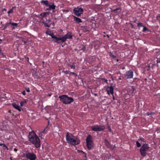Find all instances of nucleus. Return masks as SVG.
<instances>
[{"label": "nucleus", "instance_id": "24", "mask_svg": "<svg viewBox=\"0 0 160 160\" xmlns=\"http://www.w3.org/2000/svg\"><path fill=\"white\" fill-rule=\"evenodd\" d=\"M70 74L72 73L73 75H74L75 76L76 78H77V77H78V78H79V76H78L74 72H70Z\"/></svg>", "mask_w": 160, "mask_h": 160}, {"label": "nucleus", "instance_id": "43", "mask_svg": "<svg viewBox=\"0 0 160 160\" xmlns=\"http://www.w3.org/2000/svg\"><path fill=\"white\" fill-rule=\"evenodd\" d=\"M108 129L110 132H111L112 131L111 129L109 127H108Z\"/></svg>", "mask_w": 160, "mask_h": 160}, {"label": "nucleus", "instance_id": "27", "mask_svg": "<svg viewBox=\"0 0 160 160\" xmlns=\"http://www.w3.org/2000/svg\"><path fill=\"white\" fill-rule=\"evenodd\" d=\"M11 23V22H9V23H7L5 25V26L3 28V29H5V28H6L8 26V25L9 24H10Z\"/></svg>", "mask_w": 160, "mask_h": 160}, {"label": "nucleus", "instance_id": "8", "mask_svg": "<svg viewBox=\"0 0 160 160\" xmlns=\"http://www.w3.org/2000/svg\"><path fill=\"white\" fill-rule=\"evenodd\" d=\"M26 156L27 158L30 160H35L36 158V155L33 152H27Z\"/></svg>", "mask_w": 160, "mask_h": 160}, {"label": "nucleus", "instance_id": "29", "mask_svg": "<svg viewBox=\"0 0 160 160\" xmlns=\"http://www.w3.org/2000/svg\"><path fill=\"white\" fill-rule=\"evenodd\" d=\"M143 32H144L146 30H148V29L145 27L143 26Z\"/></svg>", "mask_w": 160, "mask_h": 160}, {"label": "nucleus", "instance_id": "6", "mask_svg": "<svg viewBox=\"0 0 160 160\" xmlns=\"http://www.w3.org/2000/svg\"><path fill=\"white\" fill-rule=\"evenodd\" d=\"M92 130L94 131H101L105 129L104 126L93 125L91 127Z\"/></svg>", "mask_w": 160, "mask_h": 160}, {"label": "nucleus", "instance_id": "56", "mask_svg": "<svg viewBox=\"0 0 160 160\" xmlns=\"http://www.w3.org/2000/svg\"><path fill=\"white\" fill-rule=\"evenodd\" d=\"M107 36L108 37H109V35H107Z\"/></svg>", "mask_w": 160, "mask_h": 160}, {"label": "nucleus", "instance_id": "30", "mask_svg": "<svg viewBox=\"0 0 160 160\" xmlns=\"http://www.w3.org/2000/svg\"><path fill=\"white\" fill-rule=\"evenodd\" d=\"M138 27H143V24H142V23H138Z\"/></svg>", "mask_w": 160, "mask_h": 160}, {"label": "nucleus", "instance_id": "31", "mask_svg": "<svg viewBox=\"0 0 160 160\" xmlns=\"http://www.w3.org/2000/svg\"><path fill=\"white\" fill-rule=\"evenodd\" d=\"M10 24H12V26H14L17 27L18 25L17 23H11Z\"/></svg>", "mask_w": 160, "mask_h": 160}, {"label": "nucleus", "instance_id": "1", "mask_svg": "<svg viewBox=\"0 0 160 160\" xmlns=\"http://www.w3.org/2000/svg\"><path fill=\"white\" fill-rule=\"evenodd\" d=\"M28 137L29 141L33 144L36 148H38L40 146L39 139L33 131L29 132Z\"/></svg>", "mask_w": 160, "mask_h": 160}, {"label": "nucleus", "instance_id": "11", "mask_svg": "<svg viewBox=\"0 0 160 160\" xmlns=\"http://www.w3.org/2000/svg\"><path fill=\"white\" fill-rule=\"evenodd\" d=\"M133 72L131 70H130L126 73L125 75V77H126V78H131L133 77Z\"/></svg>", "mask_w": 160, "mask_h": 160}, {"label": "nucleus", "instance_id": "2", "mask_svg": "<svg viewBox=\"0 0 160 160\" xmlns=\"http://www.w3.org/2000/svg\"><path fill=\"white\" fill-rule=\"evenodd\" d=\"M66 139L67 142L72 145L78 144L80 142L79 140H77V138L69 132L67 133Z\"/></svg>", "mask_w": 160, "mask_h": 160}, {"label": "nucleus", "instance_id": "10", "mask_svg": "<svg viewBox=\"0 0 160 160\" xmlns=\"http://www.w3.org/2000/svg\"><path fill=\"white\" fill-rule=\"evenodd\" d=\"M72 38V36L69 33H67L64 37L59 38L60 43L64 42L67 39H71Z\"/></svg>", "mask_w": 160, "mask_h": 160}, {"label": "nucleus", "instance_id": "12", "mask_svg": "<svg viewBox=\"0 0 160 160\" xmlns=\"http://www.w3.org/2000/svg\"><path fill=\"white\" fill-rule=\"evenodd\" d=\"M82 30L84 32H86L89 31V28L87 26H82Z\"/></svg>", "mask_w": 160, "mask_h": 160}, {"label": "nucleus", "instance_id": "28", "mask_svg": "<svg viewBox=\"0 0 160 160\" xmlns=\"http://www.w3.org/2000/svg\"><path fill=\"white\" fill-rule=\"evenodd\" d=\"M157 67L160 66V60H157Z\"/></svg>", "mask_w": 160, "mask_h": 160}, {"label": "nucleus", "instance_id": "20", "mask_svg": "<svg viewBox=\"0 0 160 160\" xmlns=\"http://www.w3.org/2000/svg\"><path fill=\"white\" fill-rule=\"evenodd\" d=\"M109 55L112 57L113 58H114L115 60H116V57L115 56H114V55H113L112 53H111V52H110Z\"/></svg>", "mask_w": 160, "mask_h": 160}, {"label": "nucleus", "instance_id": "22", "mask_svg": "<svg viewBox=\"0 0 160 160\" xmlns=\"http://www.w3.org/2000/svg\"><path fill=\"white\" fill-rule=\"evenodd\" d=\"M49 12H44L43 15V17H44L46 16V15H49Z\"/></svg>", "mask_w": 160, "mask_h": 160}, {"label": "nucleus", "instance_id": "54", "mask_svg": "<svg viewBox=\"0 0 160 160\" xmlns=\"http://www.w3.org/2000/svg\"><path fill=\"white\" fill-rule=\"evenodd\" d=\"M3 144H0V146H3Z\"/></svg>", "mask_w": 160, "mask_h": 160}, {"label": "nucleus", "instance_id": "23", "mask_svg": "<svg viewBox=\"0 0 160 160\" xmlns=\"http://www.w3.org/2000/svg\"><path fill=\"white\" fill-rule=\"evenodd\" d=\"M68 65L71 68L73 69H75V66L70 64H69Z\"/></svg>", "mask_w": 160, "mask_h": 160}, {"label": "nucleus", "instance_id": "53", "mask_svg": "<svg viewBox=\"0 0 160 160\" xmlns=\"http://www.w3.org/2000/svg\"><path fill=\"white\" fill-rule=\"evenodd\" d=\"M27 61H29V58H27Z\"/></svg>", "mask_w": 160, "mask_h": 160}, {"label": "nucleus", "instance_id": "46", "mask_svg": "<svg viewBox=\"0 0 160 160\" xmlns=\"http://www.w3.org/2000/svg\"><path fill=\"white\" fill-rule=\"evenodd\" d=\"M43 13H42L40 14V15L41 16H42L43 17Z\"/></svg>", "mask_w": 160, "mask_h": 160}, {"label": "nucleus", "instance_id": "55", "mask_svg": "<svg viewBox=\"0 0 160 160\" xmlns=\"http://www.w3.org/2000/svg\"><path fill=\"white\" fill-rule=\"evenodd\" d=\"M11 110H9V111H8V112H9V113H11Z\"/></svg>", "mask_w": 160, "mask_h": 160}, {"label": "nucleus", "instance_id": "61", "mask_svg": "<svg viewBox=\"0 0 160 160\" xmlns=\"http://www.w3.org/2000/svg\"><path fill=\"white\" fill-rule=\"evenodd\" d=\"M48 96H51V94H49V95H48Z\"/></svg>", "mask_w": 160, "mask_h": 160}, {"label": "nucleus", "instance_id": "35", "mask_svg": "<svg viewBox=\"0 0 160 160\" xmlns=\"http://www.w3.org/2000/svg\"><path fill=\"white\" fill-rule=\"evenodd\" d=\"M153 114V113L152 112H151L150 113H149V112H147V114L148 115H152Z\"/></svg>", "mask_w": 160, "mask_h": 160}, {"label": "nucleus", "instance_id": "13", "mask_svg": "<svg viewBox=\"0 0 160 160\" xmlns=\"http://www.w3.org/2000/svg\"><path fill=\"white\" fill-rule=\"evenodd\" d=\"M12 105L15 108L18 110L19 111H21L20 106H18L17 104L14 103H12Z\"/></svg>", "mask_w": 160, "mask_h": 160}, {"label": "nucleus", "instance_id": "14", "mask_svg": "<svg viewBox=\"0 0 160 160\" xmlns=\"http://www.w3.org/2000/svg\"><path fill=\"white\" fill-rule=\"evenodd\" d=\"M113 86L111 85L110 87H109V90L108 91V94H109V93H110L111 94H113Z\"/></svg>", "mask_w": 160, "mask_h": 160}, {"label": "nucleus", "instance_id": "45", "mask_svg": "<svg viewBox=\"0 0 160 160\" xmlns=\"http://www.w3.org/2000/svg\"><path fill=\"white\" fill-rule=\"evenodd\" d=\"M14 151L15 152L17 151V150L16 148H15L14 150Z\"/></svg>", "mask_w": 160, "mask_h": 160}, {"label": "nucleus", "instance_id": "32", "mask_svg": "<svg viewBox=\"0 0 160 160\" xmlns=\"http://www.w3.org/2000/svg\"><path fill=\"white\" fill-rule=\"evenodd\" d=\"M13 12V8L10 9L8 11V13H12Z\"/></svg>", "mask_w": 160, "mask_h": 160}, {"label": "nucleus", "instance_id": "59", "mask_svg": "<svg viewBox=\"0 0 160 160\" xmlns=\"http://www.w3.org/2000/svg\"><path fill=\"white\" fill-rule=\"evenodd\" d=\"M144 80H145V81H146V80H147V78H146Z\"/></svg>", "mask_w": 160, "mask_h": 160}, {"label": "nucleus", "instance_id": "58", "mask_svg": "<svg viewBox=\"0 0 160 160\" xmlns=\"http://www.w3.org/2000/svg\"><path fill=\"white\" fill-rule=\"evenodd\" d=\"M116 61L118 62V59H116Z\"/></svg>", "mask_w": 160, "mask_h": 160}, {"label": "nucleus", "instance_id": "50", "mask_svg": "<svg viewBox=\"0 0 160 160\" xmlns=\"http://www.w3.org/2000/svg\"><path fill=\"white\" fill-rule=\"evenodd\" d=\"M2 40L0 39V43H1L2 42Z\"/></svg>", "mask_w": 160, "mask_h": 160}, {"label": "nucleus", "instance_id": "4", "mask_svg": "<svg viewBox=\"0 0 160 160\" xmlns=\"http://www.w3.org/2000/svg\"><path fill=\"white\" fill-rule=\"evenodd\" d=\"M150 147L147 144H143L140 149V152L141 155L143 157L146 156L147 152L149 150Z\"/></svg>", "mask_w": 160, "mask_h": 160}, {"label": "nucleus", "instance_id": "16", "mask_svg": "<svg viewBox=\"0 0 160 160\" xmlns=\"http://www.w3.org/2000/svg\"><path fill=\"white\" fill-rule=\"evenodd\" d=\"M49 7V9H51L53 10V12H54V11L53 10L55 9L56 6L54 5V4H52V5L49 4L48 5V6Z\"/></svg>", "mask_w": 160, "mask_h": 160}, {"label": "nucleus", "instance_id": "21", "mask_svg": "<svg viewBox=\"0 0 160 160\" xmlns=\"http://www.w3.org/2000/svg\"><path fill=\"white\" fill-rule=\"evenodd\" d=\"M26 103L27 102L26 100H25L24 101L21 102H20L21 106H22L24 104Z\"/></svg>", "mask_w": 160, "mask_h": 160}, {"label": "nucleus", "instance_id": "18", "mask_svg": "<svg viewBox=\"0 0 160 160\" xmlns=\"http://www.w3.org/2000/svg\"><path fill=\"white\" fill-rule=\"evenodd\" d=\"M104 142L105 145L108 148L111 147L110 144L107 139H105L104 140Z\"/></svg>", "mask_w": 160, "mask_h": 160}, {"label": "nucleus", "instance_id": "57", "mask_svg": "<svg viewBox=\"0 0 160 160\" xmlns=\"http://www.w3.org/2000/svg\"><path fill=\"white\" fill-rule=\"evenodd\" d=\"M45 129H44V130L42 132H44V131H45Z\"/></svg>", "mask_w": 160, "mask_h": 160}, {"label": "nucleus", "instance_id": "15", "mask_svg": "<svg viewBox=\"0 0 160 160\" xmlns=\"http://www.w3.org/2000/svg\"><path fill=\"white\" fill-rule=\"evenodd\" d=\"M81 46H82L81 48H75L74 50L75 51H78L81 50H83V51H84L86 49L84 45H82Z\"/></svg>", "mask_w": 160, "mask_h": 160}, {"label": "nucleus", "instance_id": "34", "mask_svg": "<svg viewBox=\"0 0 160 160\" xmlns=\"http://www.w3.org/2000/svg\"><path fill=\"white\" fill-rule=\"evenodd\" d=\"M62 72H64V73H65L66 74H67L68 73H69V72H70L69 71H67V70H66L65 71H62Z\"/></svg>", "mask_w": 160, "mask_h": 160}, {"label": "nucleus", "instance_id": "44", "mask_svg": "<svg viewBox=\"0 0 160 160\" xmlns=\"http://www.w3.org/2000/svg\"><path fill=\"white\" fill-rule=\"evenodd\" d=\"M143 139L140 138V139H139L138 140L139 141H140V140H141L142 141H143Z\"/></svg>", "mask_w": 160, "mask_h": 160}, {"label": "nucleus", "instance_id": "33", "mask_svg": "<svg viewBox=\"0 0 160 160\" xmlns=\"http://www.w3.org/2000/svg\"><path fill=\"white\" fill-rule=\"evenodd\" d=\"M44 24V25L46 27H50V26L48 25V24L46 23V22H43Z\"/></svg>", "mask_w": 160, "mask_h": 160}, {"label": "nucleus", "instance_id": "40", "mask_svg": "<svg viewBox=\"0 0 160 160\" xmlns=\"http://www.w3.org/2000/svg\"><path fill=\"white\" fill-rule=\"evenodd\" d=\"M132 89H133V91L135 90V88L133 87V86L132 87Z\"/></svg>", "mask_w": 160, "mask_h": 160}, {"label": "nucleus", "instance_id": "39", "mask_svg": "<svg viewBox=\"0 0 160 160\" xmlns=\"http://www.w3.org/2000/svg\"><path fill=\"white\" fill-rule=\"evenodd\" d=\"M80 152H81L85 154V157L86 158V156L85 155V154L84 153V152H83L82 151H80Z\"/></svg>", "mask_w": 160, "mask_h": 160}, {"label": "nucleus", "instance_id": "49", "mask_svg": "<svg viewBox=\"0 0 160 160\" xmlns=\"http://www.w3.org/2000/svg\"><path fill=\"white\" fill-rule=\"evenodd\" d=\"M23 42H24V44H26V43H27V42H26V41H23Z\"/></svg>", "mask_w": 160, "mask_h": 160}, {"label": "nucleus", "instance_id": "26", "mask_svg": "<svg viewBox=\"0 0 160 160\" xmlns=\"http://www.w3.org/2000/svg\"><path fill=\"white\" fill-rule=\"evenodd\" d=\"M136 144L138 147H140L141 146V144L138 141L136 142Z\"/></svg>", "mask_w": 160, "mask_h": 160}, {"label": "nucleus", "instance_id": "64", "mask_svg": "<svg viewBox=\"0 0 160 160\" xmlns=\"http://www.w3.org/2000/svg\"><path fill=\"white\" fill-rule=\"evenodd\" d=\"M79 48H80V47H79Z\"/></svg>", "mask_w": 160, "mask_h": 160}, {"label": "nucleus", "instance_id": "36", "mask_svg": "<svg viewBox=\"0 0 160 160\" xmlns=\"http://www.w3.org/2000/svg\"><path fill=\"white\" fill-rule=\"evenodd\" d=\"M26 90L27 92H29L30 91L29 88H26Z\"/></svg>", "mask_w": 160, "mask_h": 160}, {"label": "nucleus", "instance_id": "48", "mask_svg": "<svg viewBox=\"0 0 160 160\" xmlns=\"http://www.w3.org/2000/svg\"><path fill=\"white\" fill-rule=\"evenodd\" d=\"M159 130V128H157L156 130V131H158V130Z\"/></svg>", "mask_w": 160, "mask_h": 160}, {"label": "nucleus", "instance_id": "47", "mask_svg": "<svg viewBox=\"0 0 160 160\" xmlns=\"http://www.w3.org/2000/svg\"><path fill=\"white\" fill-rule=\"evenodd\" d=\"M148 68L147 69V70H149V69H150V66H148Z\"/></svg>", "mask_w": 160, "mask_h": 160}, {"label": "nucleus", "instance_id": "42", "mask_svg": "<svg viewBox=\"0 0 160 160\" xmlns=\"http://www.w3.org/2000/svg\"><path fill=\"white\" fill-rule=\"evenodd\" d=\"M103 79L104 80H105V82H107V80L106 79H105L103 78Z\"/></svg>", "mask_w": 160, "mask_h": 160}, {"label": "nucleus", "instance_id": "51", "mask_svg": "<svg viewBox=\"0 0 160 160\" xmlns=\"http://www.w3.org/2000/svg\"><path fill=\"white\" fill-rule=\"evenodd\" d=\"M51 10V9H49V8H47L46 9V10Z\"/></svg>", "mask_w": 160, "mask_h": 160}, {"label": "nucleus", "instance_id": "37", "mask_svg": "<svg viewBox=\"0 0 160 160\" xmlns=\"http://www.w3.org/2000/svg\"><path fill=\"white\" fill-rule=\"evenodd\" d=\"M22 93L23 95H25V94H26V93H25V90L23 91L22 92Z\"/></svg>", "mask_w": 160, "mask_h": 160}, {"label": "nucleus", "instance_id": "41", "mask_svg": "<svg viewBox=\"0 0 160 160\" xmlns=\"http://www.w3.org/2000/svg\"><path fill=\"white\" fill-rule=\"evenodd\" d=\"M3 146L4 147L7 148L6 145L4 144H3Z\"/></svg>", "mask_w": 160, "mask_h": 160}, {"label": "nucleus", "instance_id": "5", "mask_svg": "<svg viewBox=\"0 0 160 160\" xmlns=\"http://www.w3.org/2000/svg\"><path fill=\"white\" fill-rule=\"evenodd\" d=\"M92 138L90 135H88L86 139L87 146L89 150L91 149L93 146V143L92 139Z\"/></svg>", "mask_w": 160, "mask_h": 160}, {"label": "nucleus", "instance_id": "38", "mask_svg": "<svg viewBox=\"0 0 160 160\" xmlns=\"http://www.w3.org/2000/svg\"><path fill=\"white\" fill-rule=\"evenodd\" d=\"M119 9H120V8H116V9H114V10H113V11H117V10H119Z\"/></svg>", "mask_w": 160, "mask_h": 160}, {"label": "nucleus", "instance_id": "62", "mask_svg": "<svg viewBox=\"0 0 160 160\" xmlns=\"http://www.w3.org/2000/svg\"><path fill=\"white\" fill-rule=\"evenodd\" d=\"M119 79L120 80H121V78H119Z\"/></svg>", "mask_w": 160, "mask_h": 160}, {"label": "nucleus", "instance_id": "25", "mask_svg": "<svg viewBox=\"0 0 160 160\" xmlns=\"http://www.w3.org/2000/svg\"><path fill=\"white\" fill-rule=\"evenodd\" d=\"M32 75L34 76H37V72L34 70H33V72H32Z\"/></svg>", "mask_w": 160, "mask_h": 160}, {"label": "nucleus", "instance_id": "52", "mask_svg": "<svg viewBox=\"0 0 160 160\" xmlns=\"http://www.w3.org/2000/svg\"><path fill=\"white\" fill-rule=\"evenodd\" d=\"M94 95L95 96H97V93H94Z\"/></svg>", "mask_w": 160, "mask_h": 160}, {"label": "nucleus", "instance_id": "7", "mask_svg": "<svg viewBox=\"0 0 160 160\" xmlns=\"http://www.w3.org/2000/svg\"><path fill=\"white\" fill-rule=\"evenodd\" d=\"M46 33V34L51 36L52 38L53 39L54 41L57 43H60L59 38H58L55 36L53 33L51 31H47Z\"/></svg>", "mask_w": 160, "mask_h": 160}, {"label": "nucleus", "instance_id": "17", "mask_svg": "<svg viewBox=\"0 0 160 160\" xmlns=\"http://www.w3.org/2000/svg\"><path fill=\"white\" fill-rule=\"evenodd\" d=\"M73 17L74 20L76 21L77 22L79 23L82 22L80 18L75 16H73Z\"/></svg>", "mask_w": 160, "mask_h": 160}, {"label": "nucleus", "instance_id": "9", "mask_svg": "<svg viewBox=\"0 0 160 160\" xmlns=\"http://www.w3.org/2000/svg\"><path fill=\"white\" fill-rule=\"evenodd\" d=\"M73 12L75 15L78 16H80L83 13V9L82 8H75L73 9Z\"/></svg>", "mask_w": 160, "mask_h": 160}, {"label": "nucleus", "instance_id": "63", "mask_svg": "<svg viewBox=\"0 0 160 160\" xmlns=\"http://www.w3.org/2000/svg\"><path fill=\"white\" fill-rule=\"evenodd\" d=\"M6 10V9L5 8V9H4V10Z\"/></svg>", "mask_w": 160, "mask_h": 160}, {"label": "nucleus", "instance_id": "3", "mask_svg": "<svg viewBox=\"0 0 160 160\" xmlns=\"http://www.w3.org/2000/svg\"><path fill=\"white\" fill-rule=\"evenodd\" d=\"M60 101L63 103L68 104L71 103L73 101V99L71 97H69L67 95H62L59 97Z\"/></svg>", "mask_w": 160, "mask_h": 160}, {"label": "nucleus", "instance_id": "60", "mask_svg": "<svg viewBox=\"0 0 160 160\" xmlns=\"http://www.w3.org/2000/svg\"><path fill=\"white\" fill-rule=\"evenodd\" d=\"M42 63H44V61H42Z\"/></svg>", "mask_w": 160, "mask_h": 160}, {"label": "nucleus", "instance_id": "19", "mask_svg": "<svg viewBox=\"0 0 160 160\" xmlns=\"http://www.w3.org/2000/svg\"><path fill=\"white\" fill-rule=\"evenodd\" d=\"M41 3H43L44 5L48 6L49 5L48 2L47 0H42L41 1Z\"/></svg>", "mask_w": 160, "mask_h": 160}]
</instances>
